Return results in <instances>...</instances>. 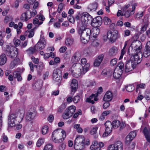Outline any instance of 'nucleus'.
I'll return each instance as SVG.
<instances>
[{"label": "nucleus", "instance_id": "f257e3e1", "mask_svg": "<svg viewBox=\"0 0 150 150\" xmlns=\"http://www.w3.org/2000/svg\"><path fill=\"white\" fill-rule=\"evenodd\" d=\"M78 32L80 36L82 42L85 44L88 42L91 38H92V33L91 30L86 26L80 25L78 28Z\"/></svg>", "mask_w": 150, "mask_h": 150}, {"label": "nucleus", "instance_id": "f03ea898", "mask_svg": "<svg viewBox=\"0 0 150 150\" xmlns=\"http://www.w3.org/2000/svg\"><path fill=\"white\" fill-rule=\"evenodd\" d=\"M66 137V132L62 130L61 132L57 130L54 131L52 133V139L53 142L56 143L62 142Z\"/></svg>", "mask_w": 150, "mask_h": 150}, {"label": "nucleus", "instance_id": "7ed1b4c3", "mask_svg": "<svg viewBox=\"0 0 150 150\" xmlns=\"http://www.w3.org/2000/svg\"><path fill=\"white\" fill-rule=\"evenodd\" d=\"M4 52L7 56L14 59L17 57L18 54V49L14 46H6Z\"/></svg>", "mask_w": 150, "mask_h": 150}, {"label": "nucleus", "instance_id": "20e7f679", "mask_svg": "<svg viewBox=\"0 0 150 150\" xmlns=\"http://www.w3.org/2000/svg\"><path fill=\"white\" fill-rule=\"evenodd\" d=\"M84 137L82 136H78L76 138L74 148L76 150H82L84 148Z\"/></svg>", "mask_w": 150, "mask_h": 150}, {"label": "nucleus", "instance_id": "39448f33", "mask_svg": "<svg viewBox=\"0 0 150 150\" xmlns=\"http://www.w3.org/2000/svg\"><path fill=\"white\" fill-rule=\"evenodd\" d=\"M142 45L140 42H133L129 49V54H133L134 53L141 52Z\"/></svg>", "mask_w": 150, "mask_h": 150}, {"label": "nucleus", "instance_id": "423d86ee", "mask_svg": "<svg viewBox=\"0 0 150 150\" xmlns=\"http://www.w3.org/2000/svg\"><path fill=\"white\" fill-rule=\"evenodd\" d=\"M131 56L130 60L136 65L142 61L143 54L142 52L134 53L133 54H129Z\"/></svg>", "mask_w": 150, "mask_h": 150}, {"label": "nucleus", "instance_id": "0eeeda50", "mask_svg": "<svg viewBox=\"0 0 150 150\" xmlns=\"http://www.w3.org/2000/svg\"><path fill=\"white\" fill-rule=\"evenodd\" d=\"M76 107L73 105L69 107L65 110L63 115V117L64 119H67L71 117L75 112Z\"/></svg>", "mask_w": 150, "mask_h": 150}, {"label": "nucleus", "instance_id": "6e6552de", "mask_svg": "<svg viewBox=\"0 0 150 150\" xmlns=\"http://www.w3.org/2000/svg\"><path fill=\"white\" fill-rule=\"evenodd\" d=\"M108 34L109 39L111 42H114L120 37L118 31L116 30H114L112 31H108Z\"/></svg>", "mask_w": 150, "mask_h": 150}, {"label": "nucleus", "instance_id": "1a4fd4ad", "mask_svg": "<svg viewBox=\"0 0 150 150\" xmlns=\"http://www.w3.org/2000/svg\"><path fill=\"white\" fill-rule=\"evenodd\" d=\"M87 60L86 58H83L81 60V63L82 64H85L82 67V69H80L79 74H84L86 72L89 70L90 66V64L89 63H86Z\"/></svg>", "mask_w": 150, "mask_h": 150}, {"label": "nucleus", "instance_id": "9d476101", "mask_svg": "<svg viewBox=\"0 0 150 150\" xmlns=\"http://www.w3.org/2000/svg\"><path fill=\"white\" fill-rule=\"evenodd\" d=\"M107 150H123V144L120 141H117L114 144L110 145Z\"/></svg>", "mask_w": 150, "mask_h": 150}, {"label": "nucleus", "instance_id": "9b49d317", "mask_svg": "<svg viewBox=\"0 0 150 150\" xmlns=\"http://www.w3.org/2000/svg\"><path fill=\"white\" fill-rule=\"evenodd\" d=\"M92 19V16L87 13H83L81 17V21L82 23L81 25H86L88 24V22Z\"/></svg>", "mask_w": 150, "mask_h": 150}, {"label": "nucleus", "instance_id": "f8f14e48", "mask_svg": "<svg viewBox=\"0 0 150 150\" xmlns=\"http://www.w3.org/2000/svg\"><path fill=\"white\" fill-rule=\"evenodd\" d=\"M106 129L105 133L103 134V137H106L108 136L112 131L113 127L112 123L109 121H107L105 123Z\"/></svg>", "mask_w": 150, "mask_h": 150}, {"label": "nucleus", "instance_id": "ddd939ff", "mask_svg": "<svg viewBox=\"0 0 150 150\" xmlns=\"http://www.w3.org/2000/svg\"><path fill=\"white\" fill-rule=\"evenodd\" d=\"M136 65L130 59L126 62L125 66V70L126 72H129L135 68Z\"/></svg>", "mask_w": 150, "mask_h": 150}, {"label": "nucleus", "instance_id": "4468645a", "mask_svg": "<svg viewBox=\"0 0 150 150\" xmlns=\"http://www.w3.org/2000/svg\"><path fill=\"white\" fill-rule=\"evenodd\" d=\"M16 114H11L8 116V126L11 127H13L15 126L16 124Z\"/></svg>", "mask_w": 150, "mask_h": 150}, {"label": "nucleus", "instance_id": "2eb2a0df", "mask_svg": "<svg viewBox=\"0 0 150 150\" xmlns=\"http://www.w3.org/2000/svg\"><path fill=\"white\" fill-rule=\"evenodd\" d=\"M46 44V41L44 38H41L40 40L35 45V47L37 50H40L43 49Z\"/></svg>", "mask_w": 150, "mask_h": 150}, {"label": "nucleus", "instance_id": "dca6fc26", "mask_svg": "<svg viewBox=\"0 0 150 150\" xmlns=\"http://www.w3.org/2000/svg\"><path fill=\"white\" fill-rule=\"evenodd\" d=\"M136 135V132L134 131L130 132L126 138L125 143L129 144L135 138Z\"/></svg>", "mask_w": 150, "mask_h": 150}, {"label": "nucleus", "instance_id": "f3484780", "mask_svg": "<svg viewBox=\"0 0 150 150\" xmlns=\"http://www.w3.org/2000/svg\"><path fill=\"white\" fill-rule=\"evenodd\" d=\"M144 57H147L150 55V41L148 42L143 52Z\"/></svg>", "mask_w": 150, "mask_h": 150}, {"label": "nucleus", "instance_id": "a211bd4d", "mask_svg": "<svg viewBox=\"0 0 150 150\" xmlns=\"http://www.w3.org/2000/svg\"><path fill=\"white\" fill-rule=\"evenodd\" d=\"M103 58L104 55L103 54H101L99 55L95 60L93 64L94 66L95 67L99 66L103 61Z\"/></svg>", "mask_w": 150, "mask_h": 150}, {"label": "nucleus", "instance_id": "6ab92c4d", "mask_svg": "<svg viewBox=\"0 0 150 150\" xmlns=\"http://www.w3.org/2000/svg\"><path fill=\"white\" fill-rule=\"evenodd\" d=\"M102 19L101 17L99 16L96 17L95 18L93 19L92 21V24L93 23L95 24L96 27H99L100 26L102 23Z\"/></svg>", "mask_w": 150, "mask_h": 150}, {"label": "nucleus", "instance_id": "aec40b11", "mask_svg": "<svg viewBox=\"0 0 150 150\" xmlns=\"http://www.w3.org/2000/svg\"><path fill=\"white\" fill-rule=\"evenodd\" d=\"M78 85L77 81L75 79H73L70 85L71 89V93L73 92V94L76 91L78 87Z\"/></svg>", "mask_w": 150, "mask_h": 150}, {"label": "nucleus", "instance_id": "412c9836", "mask_svg": "<svg viewBox=\"0 0 150 150\" xmlns=\"http://www.w3.org/2000/svg\"><path fill=\"white\" fill-rule=\"evenodd\" d=\"M113 95L112 92L110 91H107L105 95L103 100L105 101H109L111 100Z\"/></svg>", "mask_w": 150, "mask_h": 150}, {"label": "nucleus", "instance_id": "4be33fe9", "mask_svg": "<svg viewBox=\"0 0 150 150\" xmlns=\"http://www.w3.org/2000/svg\"><path fill=\"white\" fill-rule=\"evenodd\" d=\"M97 95L92 94L89 98H86V101L87 102L90 103L92 104L94 103V101H97L98 100L97 98Z\"/></svg>", "mask_w": 150, "mask_h": 150}, {"label": "nucleus", "instance_id": "5701e85b", "mask_svg": "<svg viewBox=\"0 0 150 150\" xmlns=\"http://www.w3.org/2000/svg\"><path fill=\"white\" fill-rule=\"evenodd\" d=\"M42 80H39L36 82L33 86V88L35 91L40 90L42 87Z\"/></svg>", "mask_w": 150, "mask_h": 150}, {"label": "nucleus", "instance_id": "b1692460", "mask_svg": "<svg viewBox=\"0 0 150 150\" xmlns=\"http://www.w3.org/2000/svg\"><path fill=\"white\" fill-rule=\"evenodd\" d=\"M81 58V55L79 52H76L74 54L71 60L73 62L76 63L79 61Z\"/></svg>", "mask_w": 150, "mask_h": 150}, {"label": "nucleus", "instance_id": "393cba45", "mask_svg": "<svg viewBox=\"0 0 150 150\" xmlns=\"http://www.w3.org/2000/svg\"><path fill=\"white\" fill-rule=\"evenodd\" d=\"M118 49L115 46L112 47L109 50V54L111 56H114L116 55L117 53Z\"/></svg>", "mask_w": 150, "mask_h": 150}, {"label": "nucleus", "instance_id": "a878e982", "mask_svg": "<svg viewBox=\"0 0 150 150\" xmlns=\"http://www.w3.org/2000/svg\"><path fill=\"white\" fill-rule=\"evenodd\" d=\"M7 58L6 54H3L0 56V65H4L6 62Z\"/></svg>", "mask_w": 150, "mask_h": 150}, {"label": "nucleus", "instance_id": "bb28decb", "mask_svg": "<svg viewBox=\"0 0 150 150\" xmlns=\"http://www.w3.org/2000/svg\"><path fill=\"white\" fill-rule=\"evenodd\" d=\"M35 114V113L28 111L26 117V120L28 121L31 120L34 118Z\"/></svg>", "mask_w": 150, "mask_h": 150}, {"label": "nucleus", "instance_id": "cd10ccee", "mask_svg": "<svg viewBox=\"0 0 150 150\" xmlns=\"http://www.w3.org/2000/svg\"><path fill=\"white\" fill-rule=\"evenodd\" d=\"M100 32V30L98 28H96L93 30V32H91L92 33V38L94 39L96 38L97 35L99 34Z\"/></svg>", "mask_w": 150, "mask_h": 150}, {"label": "nucleus", "instance_id": "c85d7f7f", "mask_svg": "<svg viewBox=\"0 0 150 150\" xmlns=\"http://www.w3.org/2000/svg\"><path fill=\"white\" fill-rule=\"evenodd\" d=\"M13 77L14 78H16L18 81H21L22 80L20 73L18 71H15L13 73Z\"/></svg>", "mask_w": 150, "mask_h": 150}, {"label": "nucleus", "instance_id": "c756f323", "mask_svg": "<svg viewBox=\"0 0 150 150\" xmlns=\"http://www.w3.org/2000/svg\"><path fill=\"white\" fill-rule=\"evenodd\" d=\"M143 132L147 141L149 142H150V136L149 135V131L146 127H145L144 129Z\"/></svg>", "mask_w": 150, "mask_h": 150}, {"label": "nucleus", "instance_id": "7c9ffc66", "mask_svg": "<svg viewBox=\"0 0 150 150\" xmlns=\"http://www.w3.org/2000/svg\"><path fill=\"white\" fill-rule=\"evenodd\" d=\"M24 117V115L23 114H21L20 113H19L17 115H16V122H17L18 123L21 122Z\"/></svg>", "mask_w": 150, "mask_h": 150}, {"label": "nucleus", "instance_id": "2f4dec72", "mask_svg": "<svg viewBox=\"0 0 150 150\" xmlns=\"http://www.w3.org/2000/svg\"><path fill=\"white\" fill-rule=\"evenodd\" d=\"M31 18V16L29 17L28 16L27 12L22 13L21 17V21H27Z\"/></svg>", "mask_w": 150, "mask_h": 150}, {"label": "nucleus", "instance_id": "473e14b6", "mask_svg": "<svg viewBox=\"0 0 150 150\" xmlns=\"http://www.w3.org/2000/svg\"><path fill=\"white\" fill-rule=\"evenodd\" d=\"M132 10H127L125 11H123V14L122 15V16H125L126 18H129L134 13H132Z\"/></svg>", "mask_w": 150, "mask_h": 150}, {"label": "nucleus", "instance_id": "72a5a7b5", "mask_svg": "<svg viewBox=\"0 0 150 150\" xmlns=\"http://www.w3.org/2000/svg\"><path fill=\"white\" fill-rule=\"evenodd\" d=\"M113 127L114 129H117L118 128L120 125V121L116 120L113 121L112 123Z\"/></svg>", "mask_w": 150, "mask_h": 150}, {"label": "nucleus", "instance_id": "f704fd0d", "mask_svg": "<svg viewBox=\"0 0 150 150\" xmlns=\"http://www.w3.org/2000/svg\"><path fill=\"white\" fill-rule=\"evenodd\" d=\"M98 144L97 141H94L90 147L91 149L97 150L98 148L100 150V148L98 147Z\"/></svg>", "mask_w": 150, "mask_h": 150}, {"label": "nucleus", "instance_id": "c9c22d12", "mask_svg": "<svg viewBox=\"0 0 150 150\" xmlns=\"http://www.w3.org/2000/svg\"><path fill=\"white\" fill-rule=\"evenodd\" d=\"M92 39L93 40L92 42V45L96 47H98L99 45L100 41L96 38L94 39L92 38Z\"/></svg>", "mask_w": 150, "mask_h": 150}, {"label": "nucleus", "instance_id": "e433bc0d", "mask_svg": "<svg viewBox=\"0 0 150 150\" xmlns=\"http://www.w3.org/2000/svg\"><path fill=\"white\" fill-rule=\"evenodd\" d=\"M45 142V139L44 138H40L37 141L36 143V146L38 147H40Z\"/></svg>", "mask_w": 150, "mask_h": 150}, {"label": "nucleus", "instance_id": "4c0bfd02", "mask_svg": "<svg viewBox=\"0 0 150 150\" xmlns=\"http://www.w3.org/2000/svg\"><path fill=\"white\" fill-rule=\"evenodd\" d=\"M49 127L45 125L43 126L42 129V133L43 135L46 134L48 132Z\"/></svg>", "mask_w": 150, "mask_h": 150}, {"label": "nucleus", "instance_id": "58836bf2", "mask_svg": "<svg viewBox=\"0 0 150 150\" xmlns=\"http://www.w3.org/2000/svg\"><path fill=\"white\" fill-rule=\"evenodd\" d=\"M74 41L73 38H67L65 40V44L66 45L69 46L73 43Z\"/></svg>", "mask_w": 150, "mask_h": 150}, {"label": "nucleus", "instance_id": "ea45409f", "mask_svg": "<svg viewBox=\"0 0 150 150\" xmlns=\"http://www.w3.org/2000/svg\"><path fill=\"white\" fill-rule=\"evenodd\" d=\"M103 21L104 24L107 25L110 24L111 22V19L107 17H105L103 19Z\"/></svg>", "mask_w": 150, "mask_h": 150}, {"label": "nucleus", "instance_id": "a19ab883", "mask_svg": "<svg viewBox=\"0 0 150 150\" xmlns=\"http://www.w3.org/2000/svg\"><path fill=\"white\" fill-rule=\"evenodd\" d=\"M126 90L128 92L132 91L134 89V86L132 85H129L126 87Z\"/></svg>", "mask_w": 150, "mask_h": 150}, {"label": "nucleus", "instance_id": "79ce46f5", "mask_svg": "<svg viewBox=\"0 0 150 150\" xmlns=\"http://www.w3.org/2000/svg\"><path fill=\"white\" fill-rule=\"evenodd\" d=\"M66 107V105L65 103L62 104L58 108L57 112L61 113Z\"/></svg>", "mask_w": 150, "mask_h": 150}, {"label": "nucleus", "instance_id": "37998d69", "mask_svg": "<svg viewBox=\"0 0 150 150\" xmlns=\"http://www.w3.org/2000/svg\"><path fill=\"white\" fill-rule=\"evenodd\" d=\"M53 79L55 81L59 82L61 81L62 78V75H55L53 76Z\"/></svg>", "mask_w": 150, "mask_h": 150}, {"label": "nucleus", "instance_id": "c03bdc74", "mask_svg": "<svg viewBox=\"0 0 150 150\" xmlns=\"http://www.w3.org/2000/svg\"><path fill=\"white\" fill-rule=\"evenodd\" d=\"M53 76L62 75V71L58 69H54L53 72Z\"/></svg>", "mask_w": 150, "mask_h": 150}, {"label": "nucleus", "instance_id": "a18cd8bd", "mask_svg": "<svg viewBox=\"0 0 150 150\" xmlns=\"http://www.w3.org/2000/svg\"><path fill=\"white\" fill-rule=\"evenodd\" d=\"M53 145L51 144H48L44 147L43 150H52Z\"/></svg>", "mask_w": 150, "mask_h": 150}, {"label": "nucleus", "instance_id": "49530a36", "mask_svg": "<svg viewBox=\"0 0 150 150\" xmlns=\"http://www.w3.org/2000/svg\"><path fill=\"white\" fill-rule=\"evenodd\" d=\"M98 127H97L95 126L92 128L90 132V133L91 134H96V133Z\"/></svg>", "mask_w": 150, "mask_h": 150}, {"label": "nucleus", "instance_id": "de8ad7c7", "mask_svg": "<svg viewBox=\"0 0 150 150\" xmlns=\"http://www.w3.org/2000/svg\"><path fill=\"white\" fill-rule=\"evenodd\" d=\"M11 30L10 28H6V33H6L8 34L7 35L6 37L8 39L11 36V34L10 33L11 32Z\"/></svg>", "mask_w": 150, "mask_h": 150}, {"label": "nucleus", "instance_id": "09e8293b", "mask_svg": "<svg viewBox=\"0 0 150 150\" xmlns=\"http://www.w3.org/2000/svg\"><path fill=\"white\" fill-rule=\"evenodd\" d=\"M145 86V85L144 83L138 84L136 88V91H137V89L139 88H144Z\"/></svg>", "mask_w": 150, "mask_h": 150}, {"label": "nucleus", "instance_id": "8fccbe9b", "mask_svg": "<svg viewBox=\"0 0 150 150\" xmlns=\"http://www.w3.org/2000/svg\"><path fill=\"white\" fill-rule=\"evenodd\" d=\"M68 20L71 23H74L75 19L71 15H69L67 17Z\"/></svg>", "mask_w": 150, "mask_h": 150}, {"label": "nucleus", "instance_id": "3c124183", "mask_svg": "<svg viewBox=\"0 0 150 150\" xmlns=\"http://www.w3.org/2000/svg\"><path fill=\"white\" fill-rule=\"evenodd\" d=\"M63 7V4L62 3H60L58 5L57 11L60 13L62 10Z\"/></svg>", "mask_w": 150, "mask_h": 150}, {"label": "nucleus", "instance_id": "603ef678", "mask_svg": "<svg viewBox=\"0 0 150 150\" xmlns=\"http://www.w3.org/2000/svg\"><path fill=\"white\" fill-rule=\"evenodd\" d=\"M143 15V12L139 13H137L136 15L135 18L137 19H140V18L142 17Z\"/></svg>", "mask_w": 150, "mask_h": 150}, {"label": "nucleus", "instance_id": "864d4df0", "mask_svg": "<svg viewBox=\"0 0 150 150\" xmlns=\"http://www.w3.org/2000/svg\"><path fill=\"white\" fill-rule=\"evenodd\" d=\"M35 50H37V49L35 48V47H30L27 51L29 52L30 54H32L35 52Z\"/></svg>", "mask_w": 150, "mask_h": 150}, {"label": "nucleus", "instance_id": "5fc2aeb1", "mask_svg": "<svg viewBox=\"0 0 150 150\" xmlns=\"http://www.w3.org/2000/svg\"><path fill=\"white\" fill-rule=\"evenodd\" d=\"M113 76L114 78L116 79H118L121 77V75L118 73L114 72L113 74Z\"/></svg>", "mask_w": 150, "mask_h": 150}, {"label": "nucleus", "instance_id": "6e6d98bb", "mask_svg": "<svg viewBox=\"0 0 150 150\" xmlns=\"http://www.w3.org/2000/svg\"><path fill=\"white\" fill-rule=\"evenodd\" d=\"M126 44L125 45V46L123 47V49L121 50V54L120 57L119 59H121L122 58L123 55L125 53V48L126 46Z\"/></svg>", "mask_w": 150, "mask_h": 150}, {"label": "nucleus", "instance_id": "4d7b16f0", "mask_svg": "<svg viewBox=\"0 0 150 150\" xmlns=\"http://www.w3.org/2000/svg\"><path fill=\"white\" fill-rule=\"evenodd\" d=\"M31 59L35 64H38L39 63V59L38 58H35L34 57L32 56L31 57Z\"/></svg>", "mask_w": 150, "mask_h": 150}, {"label": "nucleus", "instance_id": "13d9d810", "mask_svg": "<svg viewBox=\"0 0 150 150\" xmlns=\"http://www.w3.org/2000/svg\"><path fill=\"white\" fill-rule=\"evenodd\" d=\"M80 97L79 96H77L74 97L73 99V101L74 103H77L80 100Z\"/></svg>", "mask_w": 150, "mask_h": 150}, {"label": "nucleus", "instance_id": "bf43d9fd", "mask_svg": "<svg viewBox=\"0 0 150 150\" xmlns=\"http://www.w3.org/2000/svg\"><path fill=\"white\" fill-rule=\"evenodd\" d=\"M117 59L116 58L112 59L110 62V64L114 66L117 63Z\"/></svg>", "mask_w": 150, "mask_h": 150}, {"label": "nucleus", "instance_id": "052dcab7", "mask_svg": "<svg viewBox=\"0 0 150 150\" xmlns=\"http://www.w3.org/2000/svg\"><path fill=\"white\" fill-rule=\"evenodd\" d=\"M27 41H25L24 42H22V43L21 42L20 47L21 48H22L26 47L27 45Z\"/></svg>", "mask_w": 150, "mask_h": 150}, {"label": "nucleus", "instance_id": "680f3d73", "mask_svg": "<svg viewBox=\"0 0 150 150\" xmlns=\"http://www.w3.org/2000/svg\"><path fill=\"white\" fill-rule=\"evenodd\" d=\"M66 146V145L64 143L60 144L59 147V150H64Z\"/></svg>", "mask_w": 150, "mask_h": 150}, {"label": "nucleus", "instance_id": "e2e57ef3", "mask_svg": "<svg viewBox=\"0 0 150 150\" xmlns=\"http://www.w3.org/2000/svg\"><path fill=\"white\" fill-rule=\"evenodd\" d=\"M130 5L129 4H127L125 5L124 6H123L122 8V11H125L126 10H130L128 9V8L129 7Z\"/></svg>", "mask_w": 150, "mask_h": 150}, {"label": "nucleus", "instance_id": "0e129e2a", "mask_svg": "<svg viewBox=\"0 0 150 150\" xmlns=\"http://www.w3.org/2000/svg\"><path fill=\"white\" fill-rule=\"evenodd\" d=\"M111 112L110 110H106L103 112L102 113V115L103 116H106L110 114Z\"/></svg>", "mask_w": 150, "mask_h": 150}, {"label": "nucleus", "instance_id": "69168bd1", "mask_svg": "<svg viewBox=\"0 0 150 150\" xmlns=\"http://www.w3.org/2000/svg\"><path fill=\"white\" fill-rule=\"evenodd\" d=\"M147 27V25L145 24L141 28V33H142L144 32L145 31Z\"/></svg>", "mask_w": 150, "mask_h": 150}, {"label": "nucleus", "instance_id": "338daca9", "mask_svg": "<svg viewBox=\"0 0 150 150\" xmlns=\"http://www.w3.org/2000/svg\"><path fill=\"white\" fill-rule=\"evenodd\" d=\"M81 15L80 12H79L75 16V19L76 20H78L80 19L81 17Z\"/></svg>", "mask_w": 150, "mask_h": 150}, {"label": "nucleus", "instance_id": "774afa93", "mask_svg": "<svg viewBox=\"0 0 150 150\" xmlns=\"http://www.w3.org/2000/svg\"><path fill=\"white\" fill-rule=\"evenodd\" d=\"M91 6L92 10L93 11H95L96 10L97 8V4L96 3H94L92 4Z\"/></svg>", "mask_w": 150, "mask_h": 150}]
</instances>
